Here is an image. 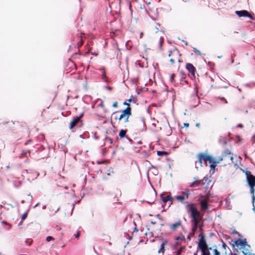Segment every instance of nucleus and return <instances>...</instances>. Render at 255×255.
<instances>
[{
    "mask_svg": "<svg viewBox=\"0 0 255 255\" xmlns=\"http://www.w3.org/2000/svg\"><path fill=\"white\" fill-rule=\"evenodd\" d=\"M187 205L185 206V208L187 212L190 214L191 232L195 234L197 229H199L201 233L203 232V215L197 209L195 204L189 202H187Z\"/></svg>",
    "mask_w": 255,
    "mask_h": 255,
    "instance_id": "nucleus-1",
    "label": "nucleus"
},
{
    "mask_svg": "<svg viewBox=\"0 0 255 255\" xmlns=\"http://www.w3.org/2000/svg\"><path fill=\"white\" fill-rule=\"evenodd\" d=\"M199 237L200 239L198 244V248L202 252L201 255H211L210 250H212V247H208L203 232L200 233Z\"/></svg>",
    "mask_w": 255,
    "mask_h": 255,
    "instance_id": "nucleus-2",
    "label": "nucleus"
},
{
    "mask_svg": "<svg viewBox=\"0 0 255 255\" xmlns=\"http://www.w3.org/2000/svg\"><path fill=\"white\" fill-rule=\"evenodd\" d=\"M219 163L222 162L224 166L230 165L233 163L234 157L229 149H226L219 157Z\"/></svg>",
    "mask_w": 255,
    "mask_h": 255,
    "instance_id": "nucleus-3",
    "label": "nucleus"
},
{
    "mask_svg": "<svg viewBox=\"0 0 255 255\" xmlns=\"http://www.w3.org/2000/svg\"><path fill=\"white\" fill-rule=\"evenodd\" d=\"M168 58L169 64L171 67L177 62H181V54L179 50L176 48L169 51Z\"/></svg>",
    "mask_w": 255,
    "mask_h": 255,
    "instance_id": "nucleus-4",
    "label": "nucleus"
},
{
    "mask_svg": "<svg viewBox=\"0 0 255 255\" xmlns=\"http://www.w3.org/2000/svg\"><path fill=\"white\" fill-rule=\"evenodd\" d=\"M10 125L12 126H13L14 128L12 129L14 130V133H25L26 134H28L29 133L27 126L25 123L21 124L19 122H16L15 123H10Z\"/></svg>",
    "mask_w": 255,
    "mask_h": 255,
    "instance_id": "nucleus-5",
    "label": "nucleus"
},
{
    "mask_svg": "<svg viewBox=\"0 0 255 255\" xmlns=\"http://www.w3.org/2000/svg\"><path fill=\"white\" fill-rule=\"evenodd\" d=\"M246 174L247 175L248 184L250 187V193L253 195V202H254L255 200V196L254 195V187L255 186V176L251 174V172L249 171H247L246 172Z\"/></svg>",
    "mask_w": 255,
    "mask_h": 255,
    "instance_id": "nucleus-6",
    "label": "nucleus"
},
{
    "mask_svg": "<svg viewBox=\"0 0 255 255\" xmlns=\"http://www.w3.org/2000/svg\"><path fill=\"white\" fill-rule=\"evenodd\" d=\"M190 195V192L189 189L185 188L183 191L181 192V195H177L175 197V199L180 203L182 204H186L188 201H185V199H188ZM187 205H186V206Z\"/></svg>",
    "mask_w": 255,
    "mask_h": 255,
    "instance_id": "nucleus-7",
    "label": "nucleus"
},
{
    "mask_svg": "<svg viewBox=\"0 0 255 255\" xmlns=\"http://www.w3.org/2000/svg\"><path fill=\"white\" fill-rule=\"evenodd\" d=\"M131 115V107H127L121 112V114L119 116V122L123 120L125 123H128L129 122V118Z\"/></svg>",
    "mask_w": 255,
    "mask_h": 255,
    "instance_id": "nucleus-8",
    "label": "nucleus"
},
{
    "mask_svg": "<svg viewBox=\"0 0 255 255\" xmlns=\"http://www.w3.org/2000/svg\"><path fill=\"white\" fill-rule=\"evenodd\" d=\"M168 226L172 232H177L178 229L183 228L182 220L180 219H177L174 222L169 224Z\"/></svg>",
    "mask_w": 255,
    "mask_h": 255,
    "instance_id": "nucleus-9",
    "label": "nucleus"
},
{
    "mask_svg": "<svg viewBox=\"0 0 255 255\" xmlns=\"http://www.w3.org/2000/svg\"><path fill=\"white\" fill-rule=\"evenodd\" d=\"M83 115L84 113H82L79 116L75 118L71 121L69 126V128L70 129H72L73 128L77 126L79 123L82 122V121L81 120V119L83 117Z\"/></svg>",
    "mask_w": 255,
    "mask_h": 255,
    "instance_id": "nucleus-10",
    "label": "nucleus"
},
{
    "mask_svg": "<svg viewBox=\"0 0 255 255\" xmlns=\"http://www.w3.org/2000/svg\"><path fill=\"white\" fill-rule=\"evenodd\" d=\"M235 13L239 17H248L252 20L255 19V17L246 10L236 11Z\"/></svg>",
    "mask_w": 255,
    "mask_h": 255,
    "instance_id": "nucleus-11",
    "label": "nucleus"
},
{
    "mask_svg": "<svg viewBox=\"0 0 255 255\" xmlns=\"http://www.w3.org/2000/svg\"><path fill=\"white\" fill-rule=\"evenodd\" d=\"M10 123H14L12 122H7L3 123L2 125V128L3 130H4L6 132H13L14 130L12 129L14 128L13 126H11Z\"/></svg>",
    "mask_w": 255,
    "mask_h": 255,
    "instance_id": "nucleus-12",
    "label": "nucleus"
},
{
    "mask_svg": "<svg viewBox=\"0 0 255 255\" xmlns=\"http://www.w3.org/2000/svg\"><path fill=\"white\" fill-rule=\"evenodd\" d=\"M200 205V210L201 212H205L209 209L208 201L206 199H203L199 200Z\"/></svg>",
    "mask_w": 255,
    "mask_h": 255,
    "instance_id": "nucleus-13",
    "label": "nucleus"
},
{
    "mask_svg": "<svg viewBox=\"0 0 255 255\" xmlns=\"http://www.w3.org/2000/svg\"><path fill=\"white\" fill-rule=\"evenodd\" d=\"M235 244L237 247L240 246L241 249H244L246 246L250 248V246L247 245L246 239H238L235 242Z\"/></svg>",
    "mask_w": 255,
    "mask_h": 255,
    "instance_id": "nucleus-14",
    "label": "nucleus"
},
{
    "mask_svg": "<svg viewBox=\"0 0 255 255\" xmlns=\"http://www.w3.org/2000/svg\"><path fill=\"white\" fill-rule=\"evenodd\" d=\"M185 68L188 71L191 75L195 78L196 68L193 65L190 63H186Z\"/></svg>",
    "mask_w": 255,
    "mask_h": 255,
    "instance_id": "nucleus-15",
    "label": "nucleus"
},
{
    "mask_svg": "<svg viewBox=\"0 0 255 255\" xmlns=\"http://www.w3.org/2000/svg\"><path fill=\"white\" fill-rule=\"evenodd\" d=\"M208 161L210 163V167L211 169H214L217 166V164L219 163V160L216 159L212 156H210L209 157Z\"/></svg>",
    "mask_w": 255,
    "mask_h": 255,
    "instance_id": "nucleus-16",
    "label": "nucleus"
},
{
    "mask_svg": "<svg viewBox=\"0 0 255 255\" xmlns=\"http://www.w3.org/2000/svg\"><path fill=\"white\" fill-rule=\"evenodd\" d=\"M167 243H168V241L167 240L162 239V243L161 244L160 249L158 251V253L159 254H160V253L163 254L164 253V251H165L164 247H165V246H166L167 244Z\"/></svg>",
    "mask_w": 255,
    "mask_h": 255,
    "instance_id": "nucleus-17",
    "label": "nucleus"
},
{
    "mask_svg": "<svg viewBox=\"0 0 255 255\" xmlns=\"http://www.w3.org/2000/svg\"><path fill=\"white\" fill-rule=\"evenodd\" d=\"M194 179V181L191 183L189 185V186L192 188L197 187L201 185L200 180L198 179L197 177H195Z\"/></svg>",
    "mask_w": 255,
    "mask_h": 255,
    "instance_id": "nucleus-18",
    "label": "nucleus"
},
{
    "mask_svg": "<svg viewBox=\"0 0 255 255\" xmlns=\"http://www.w3.org/2000/svg\"><path fill=\"white\" fill-rule=\"evenodd\" d=\"M211 181L209 179V178L207 176H205L202 180H200L201 185H206L207 186L209 185Z\"/></svg>",
    "mask_w": 255,
    "mask_h": 255,
    "instance_id": "nucleus-19",
    "label": "nucleus"
},
{
    "mask_svg": "<svg viewBox=\"0 0 255 255\" xmlns=\"http://www.w3.org/2000/svg\"><path fill=\"white\" fill-rule=\"evenodd\" d=\"M162 200L163 203H166L167 201H169L170 202L169 206L173 203V198L170 195H167L163 197Z\"/></svg>",
    "mask_w": 255,
    "mask_h": 255,
    "instance_id": "nucleus-20",
    "label": "nucleus"
},
{
    "mask_svg": "<svg viewBox=\"0 0 255 255\" xmlns=\"http://www.w3.org/2000/svg\"><path fill=\"white\" fill-rule=\"evenodd\" d=\"M200 154L201 156V158H202V160H203L205 162L208 161V159H209V155L206 154L204 153H200Z\"/></svg>",
    "mask_w": 255,
    "mask_h": 255,
    "instance_id": "nucleus-21",
    "label": "nucleus"
},
{
    "mask_svg": "<svg viewBox=\"0 0 255 255\" xmlns=\"http://www.w3.org/2000/svg\"><path fill=\"white\" fill-rule=\"evenodd\" d=\"M83 34L82 33H80V35L79 34H77V37L78 38H80V40L79 42H78L77 45L78 47L81 46L83 44V40L82 39V35Z\"/></svg>",
    "mask_w": 255,
    "mask_h": 255,
    "instance_id": "nucleus-22",
    "label": "nucleus"
},
{
    "mask_svg": "<svg viewBox=\"0 0 255 255\" xmlns=\"http://www.w3.org/2000/svg\"><path fill=\"white\" fill-rule=\"evenodd\" d=\"M126 133H127V130H124V129H121L120 131L119 135L121 138H123L125 136H126Z\"/></svg>",
    "mask_w": 255,
    "mask_h": 255,
    "instance_id": "nucleus-23",
    "label": "nucleus"
},
{
    "mask_svg": "<svg viewBox=\"0 0 255 255\" xmlns=\"http://www.w3.org/2000/svg\"><path fill=\"white\" fill-rule=\"evenodd\" d=\"M157 154L158 156H166V155H168V152H167L166 151H157Z\"/></svg>",
    "mask_w": 255,
    "mask_h": 255,
    "instance_id": "nucleus-24",
    "label": "nucleus"
},
{
    "mask_svg": "<svg viewBox=\"0 0 255 255\" xmlns=\"http://www.w3.org/2000/svg\"><path fill=\"white\" fill-rule=\"evenodd\" d=\"M243 250L242 251L243 253L244 254V255H249V254H250V249H248V248H244V249H243Z\"/></svg>",
    "mask_w": 255,
    "mask_h": 255,
    "instance_id": "nucleus-25",
    "label": "nucleus"
},
{
    "mask_svg": "<svg viewBox=\"0 0 255 255\" xmlns=\"http://www.w3.org/2000/svg\"><path fill=\"white\" fill-rule=\"evenodd\" d=\"M185 247L184 246H182L180 248L179 250L175 253L174 255H180L181 254V251L182 250L184 249Z\"/></svg>",
    "mask_w": 255,
    "mask_h": 255,
    "instance_id": "nucleus-26",
    "label": "nucleus"
},
{
    "mask_svg": "<svg viewBox=\"0 0 255 255\" xmlns=\"http://www.w3.org/2000/svg\"><path fill=\"white\" fill-rule=\"evenodd\" d=\"M193 51L195 53H196L198 55L201 56L203 55L201 51L198 50L196 48H193Z\"/></svg>",
    "mask_w": 255,
    "mask_h": 255,
    "instance_id": "nucleus-27",
    "label": "nucleus"
},
{
    "mask_svg": "<svg viewBox=\"0 0 255 255\" xmlns=\"http://www.w3.org/2000/svg\"><path fill=\"white\" fill-rule=\"evenodd\" d=\"M197 157H198V162L199 163V164L201 166L202 165V158H201V156L200 154V153H199L197 155Z\"/></svg>",
    "mask_w": 255,
    "mask_h": 255,
    "instance_id": "nucleus-28",
    "label": "nucleus"
},
{
    "mask_svg": "<svg viewBox=\"0 0 255 255\" xmlns=\"http://www.w3.org/2000/svg\"><path fill=\"white\" fill-rule=\"evenodd\" d=\"M222 247H223V248L224 249V252H227V249L228 248V250H230V249L228 247V246H227V245L225 243H223V245H222ZM229 252V251H228V253Z\"/></svg>",
    "mask_w": 255,
    "mask_h": 255,
    "instance_id": "nucleus-29",
    "label": "nucleus"
},
{
    "mask_svg": "<svg viewBox=\"0 0 255 255\" xmlns=\"http://www.w3.org/2000/svg\"><path fill=\"white\" fill-rule=\"evenodd\" d=\"M175 240L177 241H184L185 240V238L183 236H181V237H176Z\"/></svg>",
    "mask_w": 255,
    "mask_h": 255,
    "instance_id": "nucleus-30",
    "label": "nucleus"
},
{
    "mask_svg": "<svg viewBox=\"0 0 255 255\" xmlns=\"http://www.w3.org/2000/svg\"><path fill=\"white\" fill-rule=\"evenodd\" d=\"M27 213H24L22 215L21 219L22 220H24L27 218Z\"/></svg>",
    "mask_w": 255,
    "mask_h": 255,
    "instance_id": "nucleus-31",
    "label": "nucleus"
},
{
    "mask_svg": "<svg viewBox=\"0 0 255 255\" xmlns=\"http://www.w3.org/2000/svg\"><path fill=\"white\" fill-rule=\"evenodd\" d=\"M195 234L192 233V232L191 233H189V234L188 235V237H187V239L189 240H190L191 239V237H193L194 235H195Z\"/></svg>",
    "mask_w": 255,
    "mask_h": 255,
    "instance_id": "nucleus-32",
    "label": "nucleus"
},
{
    "mask_svg": "<svg viewBox=\"0 0 255 255\" xmlns=\"http://www.w3.org/2000/svg\"><path fill=\"white\" fill-rule=\"evenodd\" d=\"M32 243V241L30 239H27L25 241V243L28 245V246H30Z\"/></svg>",
    "mask_w": 255,
    "mask_h": 255,
    "instance_id": "nucleus-33",
    "label": "nucleus"
},
{
    "mask_svg": "<svg viewBox=\"0 0 255 255\" xmlns=\"http://www.w3.org/2000/svg\"><path fill=\"white\" fill-rule=\"evenodd\" d=\"M175 77V74H171L170 78V81L171 82H174V78Z\"/></svg>",
    "mask_w": 255,
    "mask_h": 255,
    "instance_id": "nucleus-34",
    "label": "nucleus"
},
{
    "mask_svg": "<svg viewBox=\"0 0 255 255\" xmlns=\"http://www.w3.org/2000/svg\"><path fill=\"white\" fill-rule=\"evenodd\" d=\"M46 240L47 242H50V241L54 240V239L51 236H48L46 237Z\"/></svg>",
    "mask_w": 255,
    "mask_h": 255,
    "instance_id": "nucleus-35",
    "label": "nucleus"
},
{
    "mask_svg": "<svg viewBox=\"0 0 255 255\" xmlns=\"http://www.w3.org/2000/svg\"><path fill=\"white\" fill-rule=\"evenodd\" d=\"M163 43V38H160L159 41V46L161 48Z\"/></svg>",
    "mask_w": 255,
    "mask_h": 255,
    "instance_id": "nucleus-36",
    "label": "nucleus"
},
{
    "mask_svg": "<svg viewBox=\"0 0 255 255\" xmlns=\"http://www.w3.org/2000/svg\"><path fill=\"white\" fill-rule=\"evenodd\" d=\"M106 140L107 141H109L110 144H113V141L111 138L110 137H107Z\"/></svg>",
    "mask_w": 255,
    "mask_h": 255,
    "instance_id": "nucleus-37",
    "label": "nucleus"
},
{
    "mask_svg": "<svg viewBox=\"0 0 255 255\" xmlns=\"http://www.w3.org/2000/svg\"><path fill=\"white\" fill-rule=\"evenodd\" d=\"M80 236V231H78L76 234L75 235V237L76 238H78Z\"/></svg>",
    "mask_w": 255,
    "mask_h": 255,
    "instance_id": "nucleus-38",
    "label": "nucleus"
},
{
    "mask_svg": "<svg viewBox=\"0 0 255 255\" xmlns=\"http://www.w3.org/2000/svg\"><path fill=\"white\" fill-rule=\"evenodd\" d=\"M102 76H103V78H104L105 77H106V72L104 69H102Z\"/></svg>",
    "mask_w": 255,
    "mask_h": 255,
    "instance_id": "nucleus-39",
    "label": "nucleus"
},
{
    "mask_svg": "<svg viewBox=\"0 0 255 255\" xmlns=\"http://www.w3.org/2000/svg\"><path fill=\"white\" fill-rule=\"evenodd\" d=\"M118 102L116 101L113 104V107L114 108H117L118 107Z\"/></svg>",
    "mask_w": 255,
    "mask_h": 255,
    "instance_id": "nucleus-40",
    "label": "nucleus"
},
{
    "mask_svg": "<svg viewBox=\"0 0 255 255\" xmlns=\"http://www.w3.org/2000/svg\"><path fill=\"white\" fill-rule=\"evenodd\" d=\"M123 105L125 106H127V107H130V105L127 102H124L123 103Z\"/></svg>",
    "mask_w": 255,
    "mask_h": 255,
    "instance_id": "nucleus-41",
    "label": "nucleus"
},
{
    "mask_svg": "<svg viewBox=\"0 0 255 255\" xmlns=\"http://www.w3.org/2000/svg\"><path fill=\"white\" fill-rule=\"evenodd\" d=\"M99 106L101 107H105V104L103 102H101V103L99 105Z\"/></svg>",
    "mask_w": 255,
    "mask_h": 255,
    "instance_id": "nucleus-42",
    "label": "nucleus"
},
{
    "mask_svg": "<svg viewBox=\"0 0 255 255\" xmlns=\"http://www.w3.org/2000/svg\"><path fill=\"white\" fill-rule=\"evenodd\" d=\"M233 234H238L239 236H241L237 231L235 230L233 232Z\"/></svg>",
    "mask_w": 255,
    "mask_h": 255,
    "instance_id": "nucleus-43",
    "label": "nucleus"
},
{
    "mask_svg": "<svg viewBox=\"0 0 255 255\" xmlns=\"http://www.w3.org/2000/svg\"><path fill=\"white\" fill-rule=\"evenodd\" d=\"M143 33L142 32H140V34H139V38L140 39H141L143 37Z\"/></svg>",
    "mask_w": 255,
    "mask_h": 255,
    "instance_id": "nucleus-44",
    "label": "nucleus"
},
{
    "mask_svg": "<svg viewBox=\"0 0 255 255\" xmlns=\"http://www.w3.org/2000/svg\"><path fill=\"white\" fill-rule=\"evenodd\" d=\"M184 126L186 128H188L189 126V124L188 123H184Z\"/></svg>",
    "mask_w": 255,
    "mask_h": 255,
    "instance_id": "nucleus-45",
    "label": "nucleus"
},
{
    "mask_svg": "<svg viewBox=\"0 0 255 255\" xmlns=\"http://www.w3.org/2000/svg\"><path fill=\"white\" fill-rule=\"evenodd\" d=\"M114 119L116 121H118V122H119V117L115 116Z\"/></svg>",
    "mask_w": 255,
    "mask_h": 255,
    "instance_id": "nucleus-46",
    "label": "nucleus"
},
{
    "mask_svg": "<svg viewBox=\"0 0 255 255\" xmlns=\"http://www.w3.org/2000/svg\"><path fill=\"white\" fill-rule=\"evenodd\" d=\"M221 100H222V101H225V103H227V101H226V100L224 98H223V97L221 98Z\"/></svg>",
    "mask_w": 255,
    "mask_h": 255,
    "instance_id": "nucleus-47",
    "label": "nucleus"
},
{
    "mask_svg": "<svg viewBox=\"0 0 255 255\" xmlns=\"http://www.w3.org/2000/svg\"><path fill=\"white\" fill-rule=\"evenodd\" d=\"M196 126L198 128H199L200 126V123H196Z\"/></svg>",
    "mask_w": 255,
    "mask_h": 255,
    "instance_id": "nucleus-48",
    "label": "nucleus"
},
{
    "mask_svg": "<svg viewBox=\"0 0 255 255\" xmlns=\"http://www.w3.org/2000/svg\"><path fill=\"white\" fill-rule=\"evenodd\" d=\"M198 251L197 250L195 253H194V255H198Z\"/></svg>",
    "mask_w": 255,
    "mask_h": 255,
    "instance_id": "nucleus-49",
    "label": "nucleus"
},
{
    "mask_svg": "<svg viewBox=\"0 0 255 255\" xmlns=\"http://www.w3.org/2000/svg\"><path fill=\"white\" fill-rule=\"evenodd\" d=\"M118 113V111H116V112H114L113 113V115H116V114H117Z\"/></svg>",
    "mask_w": 255,
    "mask_h": 255,
    "instance_id": "nucleus-50",
    "label": "nucleus"
},
{
    "mask_svg": "<svg viewBox=\"0 0 255 255\" xmlns=\"http://www.w3.org/2000/svg\"><path fill=\"white\" fill-rule=\"evenodd\" d=\"M238 127H241V128H242V127H243V125H242V124H239V125H238Z\"/></svg>",
    "mask_w": 255,
    "mask_h": 255,
    "instance_id": "nucleus-51",
    "label": "nucleus"
},
{
    "mask_svg": "<svg viewBox=\"0 0 255 255\" xmlns=\"http://www.w3.org/2000/svg\"><path fill=\"white\" fill-rule=\"evenodd\" d=\"M128 102H131V99H128Z\"/></svg>",
    "mask_w": 255,
    "mask_h": 255,
    "instance_id": "nucleus-52",
    "label": "nucleus"
},
{
    "mask_svg": "<svg viewBox=\"0 0 255 255\" xmlns=\"http://www.w3.org/2000/svg\"><path fill=\"white\" fill-rule=\"evenodd\" d=\"M138 231V230H137V229H136V228L134 229V231Z\"/></svg>",
    "mask_w": 255,
    "mask_h": 255,
    "instance_id": "nucleus-53",
    "label": "nucleus"
},
{
    "mask_svg": "<svg viewBox=\"0 0 255 255\" xmlns=\"http://www.w3.org/2000/svg\"><path fill=\"white\" fill-rule=\"evenodd\" d=\"M151 224H155V222H151Z\"/></svg>",
    "mask_w": 255,
    "mask_h": 255,
    "instance_id": "nucleus-54",
    "label": "nucleus"
},
{
    "mask_svg": "<svg viewBox=\"0 0 255 255\" xmlns=\"http://www.w3.org/2000/svg\"><path fill=\"white\" fill-rule=\"evenodd\" d=\"M249 255H255L254 254H249Z\"/></svg>",
    "mask_w": 255,
    "mask_h": 255,
    "instance_id": "nucleus-55",
    "label": "nucleus"
},
{
    "mask_svg": "<svg viewBox=\"0 0 255 255\" xmlns=\"http://www.w3.org/2000/svg\"><path fill=\"white\" fill-rule=\"evenodd\" d=\"M93 55H97V54H96L95 53H92Z\"/></svg>",
    "mask_w": 255,
    "mask_h": 255,
    "instance_id": "nucleus-56",
    "label": "nucleus"
},
{
    "mask_svg": "<svg viewBox=\"0 0 255 255\" xmlns=\"http://www.w3.org/2000/svg\"><path fill=\"white\" fill-rule=\"evenodd\" d=\"M6 167H7V168H9V166H7Z\"/></svg>",
    "mask_w": 255,
    "mask_h": 255,
    "instance_id": "nucleus-57",
    "label": "nucleus"
},
{
    "mask_svg": "<svg viewBox=\"0 0 255 255\" xmlns=\"http://www.w3.org/2000/svg\"><path fill=\"white\" fill-rule=\"evenodd\" d=\"M142 122H143V123H144V120H142Z\"/></svg>",
    "mask_w": 255,
    "mask_h": 255,
    "instance_id": "nucleus-58",
    "label": "nucleus"
},
{
    "mask_svg": "<svg viewBox=\"0 0 255 255\" xmlns=\"http://www.w3.org/2000/svg\"><path fill=\"white\" fill-rule=\"evenodd\" d=\"M234 255H237L235 254H234Z\"/></svg>",
    "mask_w": 255,
    "mask_h": 255,
    "instance_id": "nucleus-59",
    "label": "nucleus"
}]
</instances>
